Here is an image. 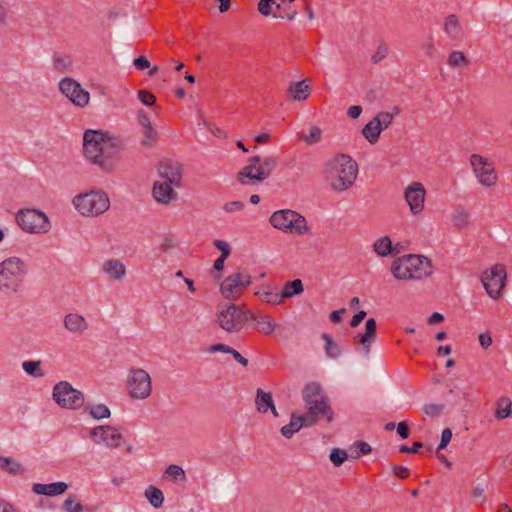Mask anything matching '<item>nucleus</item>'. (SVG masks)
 Instances as JSON below:
<instances>
[{
	"instance_id": "nucleus-56",
	"label": "nucleus",
	"mask_w": 512,
	"mask_h": 512,
	"mask_svg": "<svg viewBox=\"0 0 512 512\" xmlns=\"http://www.w3.org/2000/svg\"><path fill=\"white\" fill-rule=\"evenodd\" d=\"M138 99L146 106H153L156 103V97L154 94L147 90L138 91Z\"/></svg>"
},
{
	"instance_id": "nucleus-34",
	"label": "nucleus",
	"mask_w": 512,
	"mask_h": 512,
	"mask_svg": "<svg viewBox=\"0 0 512 512\" xmlns=\"http://www.w3.org/2000/svg\"><path fill=\"white\" fill-rule=\"evenodd\" d=\"M512 401L506 396H501L497 401V407L495 411V417L498 420L506 419L512 415Z\"/></svg>"
},
{
	"instance_id": "nucleus-17",
	"label": "nucleus",
	"mask_w": 512,
	"mask_h": 512,
	"mask_svg": "<svg viewBox=\"0 0 512 512\" xmlns=\"http://www.w3.org/2000/svg\"><path fill=\"white\" fill-rule=\"evenodd\" d=\"M158 174L162 181H167L176 187L181 185L182 166L179 162L164 159L159 163Z\"/></svg>"
},
{
	"instance_id": "nucleus-27",
	"label": "nucleus",
	"mask_w": 512,
	"mask_h": 512,
	"mask_svg": "<svg viewBox=\"0 0 512 512\" xmlns=\"http://www.w3.org/2000/svg\"><path fill=\"white\" fill-rule=\"evenodd\" d=\"M262 159L260 156L258 155H255L251 158H249L248 160V164L243 167L237 174V178H238V181L241 183V184H246L247 182L245 181V179H250V180H254V176H255V172L254 170L256 168V165L261 163Z\"/></svg>"
},
{
	"instance_id": "nucleus-32",
	"label": "nucleus",
	"mask_w": 512,
	"mask_h": 512,
	"mask_svg": "<svg viewBox=\"0 0 512 512\" xmlns=\"http://www.w3.org/2000/svg\"><path fill=\"white\" fill-rule=\"evenodd\" d=\"M251 320L255 321L257 323V329L266 335H270L275 330L276 323L269 315L254 314V318H251L250 321Z\"/></svg>"
},
{
	"instance_id": "nucleus-30",
	"label": "nucleus",
	"mask_w": 512,
	"mask_h": 512,
	"mask_svg": "<svg viewBox=\"0 0 512 512\" xmlns=\"http://www.w3.org/2000/svg\"><path fill=\"white\" fill-rule=\"evenodd\" d=\"M321 385L316 382H310L305 385L302 391V397L305 404L311 403L313 401L319 400L321 397Z\"/></svg>"
},
{
	"instance_id": "nucleus-33",
	"label": "nucleus",
	"mask_w": 512,
	"mask_h": 512,
	"mask_svg": "<svg viewBox=\"0 0 512 512\" xmlns=\"http://www.w3.org/2000/svg\"><path fill=\"white\" fill-rule=\"evenodd\" d=\"M373 250L381 257L388 256L394 253L392 241L389 236H383L375 241Z\"/></svg>"
},
{
	"instance_id": "nucleus-60",
	"label": "nucleus",
	"mask_w": 512,
	"mask_h": 512,
	"mask_svg": "<svg viewBox=\"0 0 512 512\" xmlns=\"http://www.w3.org/2000/svg\"><path fill=\"white\" fill-rule=\"evenodd\" d=\"M244 208V203L241 202V201H231V202H227L224 204L223 206V209L228 212V213H232V212H235V211H240Z\"/></svg>"
},
{
	"instance_id": "nucleus-14",
	"label": "nucleus",
	"mask_w": 512,
	"mask_h": 512,
	"mask_svg": "<svg viewBox=\"0 0 512 512\" xmlns=\"http://www.w3.org/2000/svg\"><path fill=\"white\" fill-rule=\"evenodd\" d=\"M90 438L96 444L103 442L109 448H118L123 435L110 425H101L90 430Z\"/></svg>"
},
{
	"instance_id": "nucleus-57",
	"label": "nucleus",
	"mask_w": 512,
	"mask_h": 512,
	"mask_svg": "<svg viewBox=\"0 0 512 512\" xmlns=\"http://www.w3.org/2000/svg\"><path fill=\"white\" fill-rule=\"evenodd\" d=\"M275 4L274 0H260L258 3V11L263 16H269L272 13V6Z\"/></svg>"
},
{
	"instance_id": "nucleus-37",
	"label": "nucleus",
	"mask_w": 512,
	"mask_h": 512,
	"mask_svg": "<svg viewBox=\"0 0 512 512\" xmlns=\"http://www.w3.org/2000/svg\"><path fill=\"white\" fill-rule=\"evenodd\" d=\"M303 290V283L300 279L288 281L287 283H285L284 288L281 291V297L282 299L291 298L293 296L301 294Z\"/></svg>"
},
{
	"instance_id": "nucleus-10",
	"label": "nucleus",
	"mask_w": 512,
	"mask_h": 512,
	"mask_svg": "<svg viewBox=\"0 0 512 512\" xmlns=\"http://www.w3.org/2000/svg\"><path fill=\"white\" fill-rule=\"evenodd\" d=\"M251 283L252 278L250 274L244 270H238L222 281L220 285V291L226 299L234 300Z\"/></svg>"
},
{
	"instance_id": "nucleus-16",
	"label": "nucleus",
	"mask_w": 512,
	"mask_h": 512,
	"mask_svg": "<svg viewBox=\"0 0 512 512\" xmlns=\"http://www.w3.org/2000/svg\"><path fill=\"white\" fill-rule=\"evenodd\" d=\"M404 258L409 265L411 279L422 280L432 275V263L429 258L416 254L404 255Z\"/></svg>"
},
{
	"instance_id": "nucleus-20",
	"label": "nucleus",
	"mask_w": 512,
	"mask_h": 512,
	"mask_svg": "<svg viewBox=\"0 0 512 512\" xmlns=\"http://www.w3.org/2000/svg\"><path fill=\"white\" fill-rule=\"evenodd\" d=\"M173 184L167 181H157L153 185L152 193L155 200L162 204H168L177 196L176 191L172 188Z\"/></svg>"
},
{
	"instance_id": "nucleus-28",
	"label": "nucleus",
	"mask_w": 512,
	"mask_h": 512,
	"mask_svg": "<svg viewBox=\"0 0 512 512\" xmlns=\"http://www.w3.org/2000/svg\"><path fill=\"white\" fill-rule=\"evenodd\" d=\"M306 80L292 82L289 85V93L292 95V98L296 101H302L308 98L310 94L309 85L305 84Z\"/></svg>"
},
{
	"instance_id": "nucleus-26",
	"label": "nucleus",
	"mask_w": 512,
	"mask_h": 512,
	"mask_svg": "<svg viewBox=\"0 0 512 512\" xmlns=\"http://www.w3.org/2000/svg\"><path fill=\"white\" fill-rule=\"evenodd\" d=\"M404 256H401L395 259L391 265V273L397 280H410L411 279V271L409 269V265L404 261Z\"/></svg>"
},
{
	"instance_id": "nucleus-1",
	"label": "nucleus",
	"mask_w": 512,
	"mask_h": 512,
	"mask_svg": "<svg viewBox=\"0 0 512 512\" xmlns=\"http://www.w3.org/2000/svg\"><path fill=\"white\" fill-rule=\"evenodd\" d=\"M122 142L98 130H86L83 136L85 157L104 171H112L118 161Z\"/></svg>"
},
{
	"instance_id": "nucleus-3",
	"label": "nucleus",
	"mask_w": 512,
	"mask_h": 512,
	"mask_svg": "<svg viewBox=\"0 0 512 512\" xmlns=\"http://www.w3.org/2000/svg\"><path fill=\"white\" fill-rule=\"evenodd\" d=\"M27 272L25 262L19 257H10L0 263V291L17 293Z\"/></svg>"
},
{
	"instance_id": "nucleus-46",
	"label": "nucleus",
	"mask_w": 512,
	"mask_h": 512,
	"mask_svg": "<svg viewBox=\"0 0 512 512\" xmlns=\"http://www.w3.org/2000/svg\"><path fill=\"white\" fill-rule=\"evenodd\" d=\"M469 60L461 51H453L448 57V64L451 67H461L468 65Z\"/></svg>"
},
{
	"instance_id": "nucleus-45",
	"label": "nucleus",
	"mask_w": 512,
	"mask_h": 512,
	"mask_svg": "<svg viewBox=\"0 0 512 512\" xmlns=\"http://www.w3.org/2000/svg\"><path fill=\"white\" fill-rule=\"evenodd\" d=\"M371 446L363 441H358L354 444V446L351 447V455L350 457L352 459H358L362 455L369 454L371 452Z\"/></svg>"
},
{
	"instance_id": "nucleus-15",
	"label": "nucleus",
	"mask_w": 512,
	"mask_h": 512,
	"mask_svg": "<svg viewBox=\"0 0 512 512\" xmlns=\"http://www.w3.org/2000/svg\"><path fill=\"white\" fill-rule=\"evenodd\" d=\"M306 406L307 414L304 415V417L306 418V421H308V425H311V427L322 418H326L327 422H331L333 420L334 412L326 397H321L319 400L306 404Z\"/></svg>"
},
{
	"instance_id": "nucleus-50",
	"label": "nucleus",
	"mask_w": 512,
	"mask_h": 512,
	"mask_svg": "<svg viewBox=\"0 0 512 512\" xmlns=\"http://www.w3.org/2000/svg\"><path fill=\"white\" fill-rule=\"evenodd\" d=\"M373 119L379 124L381 130L384 131L392 124L393 114H388V111H381Z\"/></svg>"
},
{
	"instance_id": "nucleus-23",
	"label": "nucleus",
	"mask_w": 512,
	"mask_h": 512,
	"mask_svg": "<svg viewBox=\"0 0 512 512\" xmlns=\"http://www.w3.org/2000/svg\"><path fill=\"white\" fill-rule=\"evenodd\" d=\"M278 165V160L275 156H267L262 159L260 165L255 172L254 180L262 182L270 177Z\"/></svg>"
},
{
	"instance_id": "nucleus-47",
	"label": "nucleus",
	"mask_w": 512,
	"mask_h": 512,
	"mask_svg": "<svg viewBox=\"0 0 512 512\" xmlns=\"http://www.w3.org/2000/svg\"><path fill=\"white\" fill-rule=\"evenodd\" d=\"M348 458V452L340 448H333L329 455L330 461L337 467L341 466Z\"/></svg>"
},
{
	"instance_id": "nucleus-54",
	"label": "nucleus",
	"mask_w": 512,
	"mask_h": 512,
	"mask_svg": "<svg viewBox=\"0 0 512 512\" xmlns=\"http://www.w3.org/2000/svg\"><path fill=\"white\" fill-rule=\"evenodd\" d=\"M143 129H144V138L142 140V145L151 146L157 138V131L152 126L145 127Z\"/></svg>"
},
{
	"instance_id": "nucleus-22",
	"label": "nucleus",
	"mask_w": 512,
	"mask_h": 512,
	"mask_svg": "<svg viewBox=\"0 0 512 512\" xmlns=\"http://www.w3.org/2000/svg\"><path fill=\"white\" fill-rule=\"evenodd\" d=\"M302 427H311V425H308V421H306L304 415L292 413L289 424L281 428V434L283 437L290 439Z\"/></svg>"
},
{
	"instance_id": "nucleus-63",
	"label": "nucleus",
	"mask_w": 512,
	"mask_h": 512,
	"mask_svg": "<svg viewBox=\"0 0 512 512\" xmlns=\"http://www.w3.org/2000/svg\"><path fill=\"white\" fill-rule=\"evenodd\" d=\"M133 64L137 70H144L150 67V61L145 56L135 58Z\"/></svg>"
},
{
	"instance_id": "nucleus-39",
	"label": "nucleus",
	"mask_w": 512,
	"mask_h": 512,
	"mask_svg": "<svg viewBox=\"0 0 512 512\" xmlns=\"http://www.w3.org/2000/svg\"><path fill=\"white\" fill-rule=\"evenodd\" d=\"M85 412L95 420L107 419L111 415L110 409L105 404L88 405L85 407Z\"/></svg>"
},
{
	"instance_id": "nucleus-44",
	"label": "nucleus",
	"mask_w": 512,
	"mask_h": 512,
	"mask_svg": "<svg viewBox=\"0 0 512 512\" xmlns=\"http://www.w3.org/2000/svg\"><path fill=\"white\" fill-rule=\"evenodd\" d=\"M40 366H41L40 361H24L22 363L23 370L29 376H32L35 378H41L45 375Z\"/></svg>"
},
{
	"instance_id": "nucleus-2",
	"label": "nucleus",
	"mask_w": 512,
	"mask_h": 512,
	"mask_svg": "<svg viewBox=\"0 0 512 512\" xmlns=\"http://www.w3.org/2000/svg\"><path fill=\"white\" fill-rule=\"evenodd\" d=\"M357 172L356 161L348 155L341 154L327 162L323 175L332 190L342 192L354 184Z\"/></svg>"
},
{
	"instance_id": "nucleus-35",
	"label": "nucleus",
	"mask_w": 512,
	"mask_h": 512,
	"mask_svg": "<svg viewBox=\"0 0 512 512\" xmlns=\"http://www.w3.org/2000/svg\"><path fill=\"white\" fill-rule=\"evenodd\" d=\"M145 497L147 498V500L149 501L153 508L159 509L163 506L164 495L159 488L152 485L149 486L145 490Z\"/></svg>"
},
{
	"instance_id": "nucleus-43",
	"label": "nucleus",
	"mask_w": 512,
	"mask_h": 512,
	"mask_svg": "<svg viewBox=\"0 0 512 512\" xmlns=\"http://www.w3.org/2000/svg\"><path fill=\"white\" fill-rule=\"evenodd\" d=\"M63 509L66 512H91L90 508L84 507L81 503L76 502L74 495H70L66 498L63 503Z\"/></svg>"
},
{
	"instance_id": "nucleus-8",
	"label": "nucleus",
	"mask_w": 512,
	"mask_h": 512,
	"mask_svg": "<svg viewBox=\"0 0 512 512\" xmlns=\"http://www.w3.org/2000/svg\"><path fill=\"white\" fill-rule=\"evenodd\" d=\"M16 222L28 233H47L51 226L45 213L37 209H23L17 212Z\"/></svg>"
},
{
	"instance_id": "nucleus-19",
	"label": "nucleus",
	"mask_w": 512,
	"mask_h": 512,
	"mask_svg": "<svg viewBox=\"0 0 512 512\" xmlns=\"http://www.w3.org/2000/svg\"><path fill=\"white\" fill-rule=\"evenodd\" d=\"M377 323L374 318H369L365 323V331L358 335V344L362 346L365 356H369L371 345L376 340Z\"/></svg>"
},
{
	"instance_id": "nucleus-59",
	"label": "nucleus",
	"mask_w": 512,
	"mask_h": 512,
	"mask_svg": "<svg viewBox=\"0 0 512 512\" xmlns=\"http://www.w3.org/2000/svg\"><path fill=\"white\" fill-rule=\"evenodd\" d=\"M214 246L221 251V255L220 256H223V258H228L230 253H231V249L228 245V243L224 240H215L213 242Z\"/></svg>"
},
{
	"instance_id": "nucleus-49",
	"label": "nucleus",
	"mask_w": 512,
	"mask_h": 512,
	"mask_svg": "<svg viewBox=\"0 0 512 512\" xmlns=\"http://www.w3.org/2000/svg\"><path fill=\"white\" fill-rule=\"evenodd\" d=\"M165 474L171 477L174 481L186 480L185 471L183 470V468L175 464H170L166 468Z\"/></svg>"
},
{
	"instance_id": "nucleus-42",
	"label": "nucleus",
	"mask_w": 512,
	"mask_h": 512,
	"mask_svg": "<svg viewBox=\"0 0 512 512\" xmlns=\"http://www.w3.org/2000/svg\"><path fill=\"white\" fill-rule=\"evenodd\" d=\"M294 1L295 0H281L280 3H275L276 9L282 12V14L279 15L278 17L287 18L289 21L294 20L297 15V10L289 6V4L293 3ZM274 17L277 16L274 15Z\"/></svg>"
},
{
	"instance_id": "nucleus-9",
	"label": "nucleus",
	"mask_w": 512,
	"mask_h": 512,
	"mask_svg": "<svg viewBox=\"0 0 512 512\" xmlns=\"http://www.w3.org/2000/svg\"><path fill=\"white\" fill-rule=\"evenodd\" d=\"M128 394L134 399H146L152 392V382L149 374L141 369L130 370L127 380Z\"/></svg>"
},
{
	"instance_id": "nucleus-25",
	"label": "nucleus",
	"mask_w": 512,
	"mask_h": 512,
	"mask_svg": "<svg viewBox=\"0 0 512 512\" xmlns=\"http://www.w3.org/2000/svg\"><path fill=\"white\" fill-rule=\"evenodd\" d=\"M64 326L70 332L80 333L87 329V322L82 315L70 313L64 318Z\"/></svg>"
},
{
	"instance_id": "nucleus-48",
	"label": "nucleus",
	"mask_w": 512,
	"mask_h": 512,
	"mask_svg": "<svg viewBox=\"0 0 512 512\" xmlns=\"http://www.w3.org/2000/svg\"><path fill=\"white\" fill-rule=\"evenodd\" d=\"M53 65L55 70L63 73L71 67L72 60L69 56L55 55L53 57Z\"/></svg>"
},
{
	"instance_id": "nucleus-24",
	"label": "nucleus",
	"mask_w": 512,
	"mask_h": 512,
	"mask_svg": "<svg viewBox=\"0 0 512 512\" xmlns=\"http://www.w3.org/2000/svg\"><path fill=\"white\" fill-rule=\"evenodd\" d=\"M102 269L114 281L121 280L126 274L125 265L118 259L107 260Z\"/></svg>"
},
{
	"instance_id": "nucleus-41",
	"label": "nucleus",
	"mask_w": 512,
	"mask_h": 512,
	"mask_svg": "<svg viewBox=\"0 0 512 512\" xmlns=\"http://www.w3.org/2000/svg\"><path fill=\"white\" fill-rule=\"evenodd\" d=\"M321 338L325 341V353L329 358L337 359L341 355L340 346L332 339V337L323 333Z\"/></svg>"
},
{
	"instance_id": "nucleus-11",
	"label": "nucleus",
	"mask_w": 512,
	"mask_h": 512,
	"mask_svg": "<svg viewBox=\"0 0 512 512\" xmlns=\"http://www.w3.org/2000/svg\"><path fill=\"white\" fill-rule=\"evenodd\" d=\"M506 270L503 265L496 264L490 270L483 272L481 282L487 294L497 299L505 286Z\"/></svg>"
},
{
	"instance_id": "nucleus-52",
	"label": "nucleus",
	"mask_w": 512,
	"mask_h": 512,
	"mask_svg": "<svg viewBox=\"0 0 512 512\" xmlns=\"http://www.w3.org/2000/svg\"><path fill=\"white\" fill-rule=\"evenodd\" d=\"M445 405L444 404H426L423 407L424 413L429 417H436L439 416L444 411Z\"/></svg>"
},
{
	"instance_id": "nucleus-18",
	"label": "nucleus",
	"mask_w": 512,
	"mask_h": 512,
	"mask_svg": "<svg viewBox=\"0 0 512 512\" xmlns=\"http://www.w3.org/2000/svg\"><path fill=\"white\" fill-rule=\"evenodd\" d=\"M424 186L419 182H413L405 190V200L407 201L410 211L413 214H419L423 211L425 200Z\"/></svg>"
},
{
	"instance_id": "nucleus-38",
	"label": "nucleus",
	"mask_w": 512,
	"mask_h": 512,
	"mask_svg": "<svg viewBox=\"0 0 512 512\" xmlns=\"http://www.w3.org/2000/svg\"><path fill=\"white\" fill-rule=\"evenodd\" d=\"M2 461L0 465V469L3 471L8 472L11 475H22L24 474L25 470L21 463L18 461L10 458V457H3V459H0Z\"/></svg>"
},
{
	"instance_id": "nucleus-21",
	"label": "nucleus",
	"mask_w": 512,
	"mask_h": 512,
	"mask_svg": "<svg viewBox=\"0 0 512 512\" xmlns=\"http://www.w3.org/2000/svg\"><path fill=\"white\" fill-rule=\"evenodd\" d=\"M68 489L65 482H54L49 484L35 483L32 486V491L37 495L45 496H58L63 494Z\"/></svg>"
},
{
	"instance_id": "nucleus-64",
	"label": "nucleus",
	"mask_w": 512,
	"mask_h": 512,
	"mask_svg": "<svg viewBox=\"0 0 512 512\" xmlns=\"http://www.w3.org/2000/svg\"><path fill=\"white\" fill-rule=\"evenodd\" d=\"M392 469L396 477L406 479L409 476V469L402 465H393Z\"/></svg>"
},
{
	"instance_id": "nucleus-13",
	"label": "nucleus",
	"mask_w": 512,
	"mask_h": 512,
	"mask_svg": "<svg viewBox=\"0 0 512 512\" xmlns=\"http://www.w3.org/2000/svg\"><path fill=\"white\" fill-rule=\"evenodd\" d=\"M59 89L74 105L85 107L89 103V92L73 78H63L59 82Z\"/></svg>"
},
{
	"instance_id": "nucleus-40",
	"label": "nucleus",
	"mask_w": 512,
	"mask_h": 512,
	"mask_svg": "<svg viewBox=\"0 0 512 512\" xmlns=\"http://www.w3.org/2000/svg\"><path fill=\"white\" fill-rule=\"evenodd\" d=\"M444 31L451 39H456L460 33V25L458 17L455 14L447 16L444 23Z\"/></svg>"
},
{
	"instance_id": "nucleus-4",
	"label": "nucleus",
	"mask_w": 512,
	"mask_h": 512,
	"mask_svg": "<svg viewBox=\"0 0 512 512\" xmlns=\"http://www.w3.org/2000/svg\"><path fill=\"white\" fill-rule=\"evenodd\" d=\"M271 225L283 232L302 235L309 232L304 216L291 209L275 211L270 217Z\"/></svg>"
},
{
	"instance_id": "nucleus-55",
	"label": "nucleus",
	"mask_w": 512,
	"mask_h": 512,
	"mask_svg": "<svg viewBox=\"0 0 512 512\" xmlns=\"http://www.w3.org/2000/svg\"><path fill=\"white\" fill-rule=\"evenodd\" d=\"M453 221L455 226L462 227L468 221V215L463 209V207H458L453 215Z\"/></svg>"
},
{
	"instance_id": "nucleus-61",
	"label": "nucleus",
	"mask_w": 512,
	"mask_h": 512,
	"mask_svg": "<svg viewBox=\"0 0 512 512\" xmlns=\"http://www.w3.org/2000/svg\"><path fill=\"white\" fill-rule=\"evenodd\" d=\"M422 447H423L422 442L416 441L412 444V446L401 445L399 447V452L414 454V453H417L419 451V449Z\"/></svg>"
},
{
	"instance_id": "nucleus-5",
	"label": "nucleus",
	"mask_w": 512,
	"mask_h": 512,
	"mask_svg": "<svg viewBox=\"0 0 512 512\" xmlns=\"http://www.w3.org/2000/svg\"><path fill=\"white\" fill-rule=\"evenodd\" d=\"M251 318H254L252 311L243 310L235 304L226 305L217 314L220 327L229 333L240 331Z\"/></svg>"
},
{
	"instance_id": "nucleus-36",
	"label": "nucleus",
	"mask_w": 512,
	"mask_h": 512,
	"mask_svg": "<svg viewBox=\"0 0 512 512\" xmlns=\"http://www.w3.org/2000/svg\"><path fill=\"white\" fill-rule=\"evenodd\" d=\"M256 295L264 302L271 304H279L282 301L281 292H274L269 286L263 285L257 291Z\"/></svg>"
},
{
	"instance_id": "nucleus-31",
	"label": "nucleus",
	"mask_w": 512,
	"mask_h": 512,
	"mask_svg": "<svg viewBox=\"0 0 512 512\" xmlns=\"http://www.w3.org/2000/svg\"><path fill=\"white\" fill-rule=\"evenodd\" d=\"M381 132V127L374 119L362 128V135L370 144H375L378 141Z\"/></svg>"
},
{
	"instance_id": "nucleus-7",
	"label": "nucleus",
	"mask_w": 512,
	"mask_h": 512,
	"mask_svg": "<svg viewBox=\"0 0 512 512\" xmlns=\"http://www.w3.org/2000/svg\"><path fill=\"white\" fill-rule=\"evenodd\" d=\"M52 398L61 408L71 410L80 409L85 402L84 394L75 389L68 381H60L55 384Z\"/></svg>"
},
{
	"instance_id": "nucleus-6",
	"label": "nucleus",
	"mask_w": 512,
	"mask_h": 512,
	"mask_svg": "<svg viewBox=\"0 0 512 512\" xmlns=\"http://www.w3.org/2000/svg\"><path fill=\"white\" fill-rule=\"evenodd\" d=\"M75 208L82 215H99L109 208V199L104 192L91 191L79 194L73 198Z\"/></svg>"
},
{
	"instance_id": "nucleus-62",
	"label": "nucleus",
	"mask_w": 512,
	"mask_h": 512,
	"mask_svg": "<svg viewBox=\"0 0 512 512\" xmlns=\"http://www.w3.org/2000/svg\"><path fill=\"white\" fill-rule=\"evenodd\" d=\"M232 347L226 345V344H222V343H219V344H215V345H212L210 346L208 349H207V352L209 353H216V352H222V353H232L231 351Z\"/></svg>"
},
{
	"instance_id": "nucleus-29",
	"label": "nucleus",
	"mask_w": 512,
	"mask_h": 512,
	"mask_svg": "<svg viewBox=\"0 0 512 512\" xmlns=\"http://www.w3.org/2000/svg\"><path fill=\"white\" fill-rule=\"evenodd\" d=\"M274 403L272 394L270 392H265L261 388H258L256 391L255 405L260 413H266L269 410V407Z\"/></svg>"
},
{
	"instance_id": "nucleus-58",
	"label": "nucleus",
	"mask_w": 512,
	"mask_h": 512,
	"mask_svg": "<svg viewBox=\"0 0 512 512\" xmlns=\"http://www.w3.org/2000/svg\"><path fill=\"white\" fill-rule=\"evenodd\" d=\"M452 439V430L450 428H445L441 433L440 443L438 445L437 451L445 449Z\"/></svg>"
},
{
	"instance_id": "nucleus-53",
	"label": "nucleus",
	"mask_w": 512,
	"mask_h": 512,
	"mask_svg": "<svg viewBox=\"0 0 512 512\" xmlns=\"http://www.w3.org/2000/svg\"><path fill=\"white\" fill-rule=\"evenodd\" d=\"M387 54H388V47L384 42H381L378 45L377 50L371 57L372 63H374V64L379 63L387 56Z\"/></svg>"
},
{
	"instance_id": "nucleus-12",
	"label": "nucleus",
	"mask_w": 512,
	"mask_h": 512,
	"mask_svg": "<svg viewBox=\"0 0 512 512\" xmlns=\"http://www.w3.org/2000/svg\"><path fill=\"white\" fill-rule=\"evenodd\" d=\"M470 165L480 184L485 187H492L497 183V174L492 162L487 158L472 154Z\"/></svg>"
},
{
	"instance_id": "nucleus-51",
	"label": "nucleus",
	"mask_w": 512,
	"mask_h": 512,
	"mask_svg": "<svg viewBox=\"0 0 512 512\" xmlns=\"http://www.w3.org/2000/svg\"><path fill=\"white\" fill-rule=\"evenodd\" d=\"M322 136V130L317 127L313 126L310 128V133L308 136L301 135V139L304 140L308 145H313L318 143L321 140Z\"/></svg>"
}]
</instances>
